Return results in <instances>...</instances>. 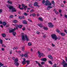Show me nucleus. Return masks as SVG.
<instances>
[{"label":"nucleus","mask_w":67,"mask_h":67,"mask_svg":"<svg viewBox=\"0 0 67 67\" xmlns=\"http://www.w3.org/2000/svg\"><path fill=\"white\" fill-rule=\"evenodd\" d=\"M6 6L8 7L9 9V11L10 12H16V10L15 8H13V7L10 5L7 4Z\"/></svg>","instance_id":"nucleus-1"},{"label":"nucleus","mask_w":67,"mask_h":67,"mask_svg":"<svg viewBox=\"0 0 67 67\" xmlns=\"http://www.w3.org/2000/svg\"><path fill=\"white\" fill-rule=\"evenodd\" d=\"M29 37L27 36V35H25V36H23L22 37V41L24 42L26 40V41H29Z\"/></svg>","instance_id":"nucleus-2"},{"label":"nucleus","mask_w":67,"mask_h":67,"mask_svg":"<svg viewBox=\"0 0 67 67\" xmlns=\"http://www.w3.org/2000/svg\"><path fill=\"white\" fill-rule=\"evenodd\" d=\"M12 25L14 26H15V28L16 30H18V27H19V28H21L22 27V25H18L17 24H15V25H14L13 24H12Z\"/></svg>","instance_id":"nucleus-3"},{"label":"nucleus","mask_w":67,"mask_h":67,"mask_svg":"<svg viewBox=\"0 0 67 67\" xmlns=\"http://www.w3.org/2000/svg\"><path fill=\"white\" fill-rule=\"evenodd\" d=\"M38 53L39 55V58H41V56H42V57H44V56H45V55L43 53H41V52H40V51H38Z\"/></svg>","instance_id":"nucleus-4"},{"label":"nucleus","mask_w":67,"mask_h":67,"mask_svg":"<svg viewBox=\"0 0 67 67\" xmlns=\"http://www.w3.org/2000/svg\"><path fill=\"white\" fill-rule=\"evenodd\" d=\"M45 5H51V2L50 1L48 0H47L46 1L45 3L44 4Z\"/></svg>","instance_id":"nucleus-5"},{"label":"nucleus","mask_w":67,"mask_h":67,"mask_svg":"<svg viewBox=\"0 0 67 67\" xmlns=\"http://www.w3.org/2000/svg\"><path fill=\"white\" fill-rule=\"evenodd\" d=\"M18 61V58H16L14 60V64L17 66H18L19 65V63L17 62Z\"/></svg>","instance_id":"nucleus-6"},{"label":"nucleus","mask_w":67,"mask_h":67,"mask_svg":"<svg viewBox=\"0 0 67 67\" xmlns=\"http://www.w3.org/2000/svg\"><path fill=\"white\" fill-rule=\"evenodd\" d=\"M51 36L53 39H55V40H56L57 39V37L56 36V35L55 34L52 35Z\"/></svg>","instance_id":"nucleus-7"},{"label":"nucleus","mask_w":67,"mask_h":67,"mask_svg":"<svg viewBox=\"0 0 67 67\" xmlns=\"http://www.w3.org/2000/svg\"><path fill=\"white\" fill-rule=\"evenodd\" d=\"M15 30L16 29V28H14V29H9V33H13V32H14L15 31Z\"/></svg>","instance_id":"nucleus-8"},{"label":"nucleus","mask_w":67,"mask_h":67,"mask_svg":"<svg viewBox=\"0 0 67 67\" xmlns=\"http://www.w3.org/2000/svg\"><path fill=\"white\" fill-rule=\"evenodd\" d=\"M63 67H67V63L66 62H65V61L63 60Z\"/></svg>","instance_id":"nucleus-9"},{"label":"nucleus","mask_w":67,"mask_h":67,"mask_svg":"<svg viewBox=\"0 0 67 67\" xmlns=\"http://www.w3.org/2000/svg\"><path fill=\"white\" fill-rule=\"evenodd\" d=\"M23 59L24 60L22 62V64L24 65V64H26V61H25L26 60V59H25V58H24Z\"/></svg>","instance_id":"nucleus-10"},{"label":"nucleus","mask_w":67,"mask_h":67,"mask_svg":"<svg viewBox=\"0 0 67 67\" xmlns=\"http://www.w3.org/2000/svg\"><path fill=\"white\" fill-rule=\"evenodd\" d=\"M36 64H38V65L40 67H43L42 65H41V64L39 63V62L37 61H36Z\"/></svg>","instance_id":"nucleus-11"},{"label":"nucleus","mask_w":67,"mask_h":67,"mask_svg":"<svg viewBox=\"0 0 67 67\" xmlns=\"http://www.w3.org/2000/svg\"><path fill=\"white\" fill-rule=\"evenodd\" d=\"M53 11H54V12L55 13V14H58L59 13H58V12L56 11V9H54L53 10Z\"/></svg>","instance_id":"nucleus-12"},{"label":"nucleus","mask_w":67,"mask_h":67,"mask_svg":"<svg viewBox=\"0 0 67 67\" xmlns=\"http://www.w3.org/2000/svg\"><path fill=\"white\" fill-rule=\"evenodd\" d=\"M41 60L44 62H46L47 60V59L46 58H42L41 59Z\"/></svg>","instance_id":"nucleus-13"},{"label":"nucleus","mask_w":67,"mask_h":67,"mask_svg":"<svg viewBox=\"0 0 67 67\" xmlns=\"http://www.w3.org/2000/svg\"><path fill=\"white\" fill-rule=\"evenodd\" d=\"M34 5L35 6H38V3L37 2H35L34 3Z\"/></svg>","instance_id":"nucleus-14"},{"label":"nucleus","mask_w":67,"mask_h":67,"mask_svg":"<svg viewBox=\"0 0 67 67\" xmlns=\"http://www.w3.org/2000/svg\"><path fill=\"white\" fill-rule=\"evenodd\" d=\"M28 54L27 53H26L24 55V56L25 57H28Z\"/></svg>","instance_id":"nucleus-15"},{"label":"nucleus","mask_w":67,"mask_h":67,"mask_svg":"<svg viewBox=\"0 0 67 67\" xmlns=\"http://www.w3.org/2000/svg\"><path fill=\"white\" fill-rule=\"evenodd\" d=\"M7 3L9 4H12V2L11 1H10V0H9L7 1Z\"/></svg>","instance_id":"nucleus-16"},{"label":"nucleus","mask_w":67,"mask_h":67,"mask_svg":"<svg viewBox=\"0 0 67 67\" xmlns=\"http://www.w3.org/2000/svg\"><path fill=\"white\" fill-rule=\"evenodd\" d=\"M19 18L20 19H24V16H19Z\"/></svg>","instance_id":"nucleus-17"},{"label":"nucleus","mask_w":67,"mask_h":67,"mask_svg":"<svg viewBox=\"0 0 67 67\" xmlns=\"http://www.w3.org/2000/svg\"><path fill=\"white\" fill-rule=\"evenodd\" d=\"M38 25L40 27H43V26H42V24H38Z\"/></svg>","instance_id":"nucleus-18"},{"label":"nucleus","mask_w":67,"mask_h":67,"mask_svg":"<svg viewBox=\"0 0 67 67\" xmlns=\"http://www.w3.org/2000/svg\"><path fill=\"white\" fill-rule=\"evenodd\" d=\"M3 25L4 26H5V25H7V23L5 22H3Z\"/></svg>","instance_id":"nucleus-19"},{"label":"nucleus","mask_w":67,"mask_h":67,"mask_svg":"<svg viewBox=\"0 0 67 67\" xmlns=\"http://www.w3.org/2000/svg\"><path fill=\"white\" fill-rule=\"evenodd\" d=\"M24 33H21V34L20 35H21V36H22V39L21 40H22V37L23 36H25V35H24Z\"/></svg>","instance_id":"nucleus-20"},{"label":"nucleus","mask_w":67,"mask_h":67,"mask_svg":"<svg viewBox=\"0 0 67 67\" xmlns=\"http://www.w3.org/2000/svg\"><path fill=\"white\" fill-rule=\"evenodd\" d=\"M23 24H26L27 23V22L25 20H23Z\"/></svg>","instance_id":"nucleus-21"},{"label":"nucleus","mask_w":67,"mask_h":67,"mask_svg":"<svg viewBox=\"0 0 67 67\" xmlns=\"http://www.w3.org/2000/svg\"><path fill=\"white\" fill-rule=\"evenodd\" d=\"M13 36H15L16 34V33L15 32H14V31L13 32Z\"/></svg>","instance_id":"nucleus-22"},{"label":"nucleus","mask_w":67,"mask_h":67,"mask_svg":"<svg viewBox=\"0 0 67 67\" xmlns=\"http://www.w3.org/2000/svg\"><path fill=\"white\" fill-rule=\"evenodd\" d=\"M47 8V10H50L51 9V5H48Z\"/></svg>","instance_id":"nucleus-23"},{"label":"nucleus","mask_w":67,"mask_h":67,"mask_svg":"<svg viewBox=\"0 0 67 67\" xmlns=\"http://www.w3.org/2000/svg\"><path fill=\"white\" fill-rule=\"evenodd\" d=\"M32 45V43H31V42H29L28 43V46H31Z\"/></svg>","instance_id":"nucleus-24"},{"label":"nucleus","mask_w":67,"mask_h":67,"mask_svg":"<svg viewBox=\"0 0 67 67\" xmlns=\"http://www.w3.org/2000/svg\"><path fill=\"white\" fill-rule=\"evenodd\" d=\"M26 62L27 63V65H29V64L30 63V61L29 60H26Z\"/></svg>","instance_id":"nucleus-25"},{"label":"nucleus","mask_w":67,"mask_h":67,"mask_svg":"<svg viewBox=\"0 0 67 67\" xmlns=\"http://www.w3.org/2000/svg\"><path fill=\"white\" fill-rule=\"evenodd\" d=\"M38 19L39 20L41 21H43V19L40 17L38 18Z\"/></svg>","instance_id":"nucleus-26"},{"label":"nucleus","mask_w":67,"mask_h":67,"mask_svg":"<svg viewBox=\"0 0 67 67\" xmlns=\"http://www.w3.org/2000/svg\"><path fill=\"white\" fill-rule=\"evenodd\" d=\"M2 36H3V37H5L6 35H5V34H2Z\"/></svg>","instance_id":"nucleus-27"},{"label":"nucleus","mask_w":67,"mask_h":67,"mask_svg":"<svg viewBox=\"0 0 67 67\" xmlns=\"http://www.w3.org/2000/svg\"><path fill=\"white\" fill-rule=\"evenodd\" d=\"M53 27H54V25L52 24V23H51V27L52 28Z\"/></svg>","instance_id":"nucleus-28"},{"label":"nucleus","mask_w":67,"mask_h":67,"mask_svg":"<svg viewBox=\"0 0 67 67\" xmlns=\"http://www.w3.org/2000/svg\"><path fill=\"white\" fill-rule=\"evenodd\" d=\"M43 29L45 30H48V28L47 27H43Z\"/></svg>","instance_id":"nucleus-29"},{"label":"nucleus","mask_w":67,"mask_h":67,"mask_svg":"<svg viewBox=\"0 0 67 67\" xmlns=\"http://www.w3.org/2000/svg\"><path fill=\"white\" fill-rule=\"evenodd\" d=\"M61 35H62V36H64L65 35V33H63V32L61 33Z\"/></svg>","instance_id":"nucleus-30"},{"label":"nucleus","mask_w":67,"mask_h":67,"mask_svg":"<svg viewBox=\"0 0 67 67\" xmlns=\"http://www.w3.org/2000/svg\"><path fill=\"white\" fill-rule=\"evenodd\" d=\"M13 22L14 23H17L18 21L16 20H15L13 21Z\"/></svg>","instance_id":"nucleus-31"},{"label":"nucleus","mask_w":67,"mask_h":67,"mask_svg":"<svg viewBox=\"0 0 67 67\" xmlns=\"http://www.w3.org/2000/svg\"><path fill=\"white\" fill-rule=\"evenodd\" d=\"M52 4H53V7H54V4H55V3H54V1H53L52 2Z\"/></svg>","instance_id":"nucleus-32"},{"label":"nucleus","mask_w":67,"mask_h":67,"mask_svg":"<svg viewBox=\"0 0 67 67\" xmlns=\"http://www.w3.org/2000/svg\"><path fill=\"white\" fill-rule=\"evenodd\" d=\"M28 20L29 21V22H32V21L31 19L29 18L28 19Z\"/></svg>","instance_id":"nucleus-33"},{"label":"nucleus","mask_w":67,"mask_h":67,"mask_svg":"<svg viewBox=\"0 0 67 67\" xmlns=\"http://www.w3.org/2000/svg\"><path fill=\"white\" fill-rule=\"evenodd\" d=\"M18 49V48L17 47H14L13 48V49H14H14Z\"/></svg>","instance_id":"nucleus-34"},{"label":"nucleus","mask_w":67,"mask_h":67,"mask_svg":"<svg viewBox=\"0 0 67 67\" xmlns=\"http://www.w3.org/2000/svg\"><path fill=\"white\" fill-rule=\"evenodd\" d=\"M42 4H44V3H45V0H43L42 2Z\"/></svg>","instance_id":"nucleus-35"},{"label":"nucleus","mask_w":67,"mask_h":67,"mask_svg":"<svg viewBox=\"0 0 67 67\" xmlns=\"http://www.w3.org/2000/svg\"><path fill=\"white\" fill-rule=\"evenodd\" d=\"M24 47H23L22 48V51H24Z\"/></svg>","instance_id":"nucleus-36"},{"label":"nucleus","mask_w":67,"mask_h":67,"mask_svg":"<svg viewBox=\"0 0 67 67\" xmlns=\"http://www.w3.org/2000/svg\"><path fill=\"white\" fill-rule=\"evenodd\" d=\"M0 42L1 44H2L3 42V41H2V40H1V39H0Z\"/></svg>","instance_id":"nucleus-37"},{"label":"nucleus","mask_w":67,"mask_h":67,"mask_svg":"<svg viewBox=\"0 0 67 67\" xmlns=\"http://www.w3.org/2000/svg\"><path fill=\"white\" fill-rule=\"evenodd\" d=\"M0 66H4V64H2L0 62Z\"/></svg>","instance_id":"nucleus-38"},{"label":"nucleus","mask_w":67,"mask_h":67,"mask_svg":"<svg viewBox=\"0 0 67 67\" xmlns=\"http://www.w3.org/2000/svg\"><path fill=\"white\" fill-rule=\"evenodd\" d=\"M2 47H6V46H5L4 44H2Z\"/></svg>","instance_id":"nucleus-39"},{"label":"nucleus","mask_w":67,"mask_h":67,"mask_svg":"<svg viewBox=\"0 0 67 67\" xmlns=\"http://www.w3.org/2000/svg\"><path fill=\"white\" fill-rule=\"evenodd\" d=\"M48 26L49 27H51V23H48Z\"/></svg>","instance_id":"nucleus-40"},{"label":"nucleus","mask_w":67,"mask_h":67,"mask_svg":"<svg viewBox=\"0 0 67 67\" xmlns=\"http://www.w3.org/2000/svg\"><path fill=\"white\" fill-rule=\"evenodd\" d=\"M36 34H38V35L40 34V31H37L36 32Z\"/></svg>","instance_id":"nucleus-41"},{"label":"nucleus","mask_w":67,"mask_h":67,"mask_svg":"<svg viewBox=\"0 0 67 67\" xmlns=\"http://www.w3.org/2000/svg\"><path fill=\"white\" fill-rule=\"evenodd\" d=\"M20 56L21 57H23V56H24V54H20Z\"/></svg>","instance_id":"nucleus-42"},{"label":"nucleus","mask_w":67,"mask_h":67,"mask_svg":"<svg viewBox=\"0 0 67 67\" xmlns=\"http://www.w3.org/2000/svg\"><path fill=\"white\" fill-rule=\"evenodd\" d=\"M34 11V10L33 9H31L30 10V12H33Z\"/></svg>","instance_id":"nucleus-43"},{"label":"nucleus","mask_w":67,"mask_h":67,"mask_svg":"<svg viewBox=\"0 0 67 67\" xmlns=\"http://www.w3.org/2000/svg\"><path fill=\"white\" fill-rule=\"evenodd\" d=\"M3 11L2 9H0V13H2Z\"/></svg>","instance_id":"nucleus-44"},{"label":"nucleus","mask_w":67,"mask_h":67,"mask_svg":"<svg viewBox=\"0 0 67 67\" xmlns=\"http://www.w3.org/2000/svg\"><path fill=\"white\" fill-rule=\"evenodd\" d=\"M24 15H25L26 16H27V14L26 13H24Z\"/></svg>","instance_id":"nucleus-45"},{"label":"nucleus","mask_w":67,"mask_h":67,"mask_svg":"<svg viewBox=\"0 0 67 67\" xmlns=\"http://www.w3.org/2000/svg\"><path fill=\"white\" fill-rule=\"evenodd\" d=\"M56 31H57V33H59V32H60L59 30H58V29H57L56 30Z\"/></svg>","instance_id":"nucleus-46"},{"label":"nucleus","mask_w":67,"mask_h":67,"mask_svg":"<svg viewBox=\"0 0 67 67\" xmlns=\"http://www.w3.org/2000/svg\"><path fill=\"white\" fill-rule=\"evenodd\" d=\"M13 17V15H11L9 16L10 18H12V17Z\"/></svg>","instance_id":"nucleus-47"},{"label":"nucleus","mask_w":67,"mask_h":67,"mask_svg":"<svg viewBox=\"0 0 67 67\" xmlns=\"http://www.w3.org/2000/svg\"><path fill=\"white\" fill-rule=\"evenodd\" d=\"M29 7H32V4H30L29 5Z\"/></svg>","instance_id":"nucleus-48"},{"label":"nucleus","mask_w":67,"mask_h":67,"mask_svg":"<svg viewBox=\"0 0 67 67\" xmlns=\"http://www.w3.org/2000/svg\"><path fill=\"white\" fill-rule=\"evenodd\" d=\"M1 49L2 51H4V48H2Z\"/></svg>","instance_id":"nucleus-49"},{"label":"nucleus","mask_w":67,"mask_h":67,"mask_svg":"<svg viewBox=\"0 0 67 67\" xmlns=\"http://www.w3.org/2000/svg\"><path fill=\"white\" fill-rule=\"evenodd\" d=\"M41 64H42V65H43V64H45V62H42L41 63Z\"/></svg>","instance_id":"nucleus-50"},{"label":"nucleus","mask_w":67,"mask_h":67,"mask_svg":"<svg viewBox=\"0 0 67 67\" xmlns=\"http://www.w3.org/2000/svg\"><path fill=\"white\" fill-rule=\"evenodd\" d=\"M24 7V9H25V10H26V9L27 8V6H25Z\"/></svg>","instance_id":"nucleus-51"},{"label":"nucleus","mask_w":67,"mask_h":67,"mask_svg":"<svg viewBox=\"0 0 67 67\" xmlns=\"http://www.w3.org/2000/svg\"><path fill=\"white\" fill-rule=\"evenodd\" d=\"M0 24H3V22H2V21H0Z\"/></svg>","instance_id":"nucleus-52"},{"label":"nucleus","mask_w":67,"mask_h":67,"mask_svg":"<svg viewBox=\"0 0 67 67\" xmlns=\"http://www.w3.org/2000/svg\"><path fill=\"white\" fill-rule=\"evenodd\" d=\"M64 32L66 33V34H67V30H64Z\"/></svg>","instance_id":"nucleus-53"},{"label":"nucleus","mask_w":67,"mask_h":67,"mask_svg":"<svg viewBox=\"0 0 67 67\" xmlns=\"http://www.w3.org/2000/svg\"><path fill=\"white\" fill-rule=\"evenodd\" d=\"M62 10H61V9H60L59 10V13H61L62 12Z\"/></svg>","instance_id":"nucleus-54"},{"label":"nucleus","mask_w":67,"mask_h":67,"mask_svg":"<svg viewBox=\"0 0 67 67\" xmlns=\"http://www.w3.org/2000/svg\"><path fill=\"white\" fill-rule=\"evenodd\" d=\"M10 26V25L9 24H8L6 26V27H8Z\"/></svg>","instance_id":"nucleus-55"},{"label":"nucleus","mask_w":67,"mask_h":67,"mask_svg":"<svg viewBox=\"0 0 67 67\" xmlns=\"http://www.w3.org/2000/svg\"><path fill=\"white\" fill-rule=\"evenodd\" d=\"M53 57H52V56L51 55V59H53Z\"/></svg>","instance_id":"nucleus-56"},{"label":"nucleus","mask_w":67,"mask_h":67,"mask_svg":"<svg viewBox=\"0 0 67 67\" xmlns=\"http://www.w3.org/2000/svg\"><path fill=\"white\" fill-rule=\"evenodd\" d=\"M35 14H32V15L33 16H34L36 15Z\"/></svg>","instance_id":"nucleus-57"},{"label":"nucleus","mask_w":67,"mask_h":67,"mask_svg":"<svg viewBox=\"0 0 67 67\" xmlns=\"http://www.w3.org/2000/svg\"><path fill=\"white\" fill-rule=\"evenodd\" d=\"M19 9L20 10H23V9H24V8H23V7L20 8H19Z\"/></svg>","instance_id":"nucleus-58"},{"label":"nucleus","mask_w":67,"mask_h":67,"mask_svg":"<svg viewBox=\"0 0 67 67\" xmlns=\"http://www.w3.org/2000/svg\"><path fill=\"white\" fill-rule=\"evenodd\" d=\"M22 30L23 31H24L25 30V27H24L22 29Z\"/></svg>","instance_id":"nucleus-59"},{"label":"nucleus","mask_w":67,"mask_h":67,"mask_svg":"<svg viewBox=\"0 0 67 67\" xmlns=\"http://www.w3.org/2000/svg\"><path fill=\"white\" fill-rule=\"evenodd\" d=\"M54 67H56V64H55L53 65Z\"/></svg>","instance_id":"nucleus-60"},{"label":"nucleus","mask_w":67,"mask_h":67,"mask_svg":"<svg viewBox=\"0 0 67 67\" xmlns=\"http://www.w3.org/2000/svg\"><path fill=\"white\" fill-rule=\"evenodd\" d=\"M43 37H44V38H45V37H46V35H44L43 36Z\"/></svg>","instance_id":"nucleus-61"},{"label":"nucleus","mask_w":67,"mask_h":67,"mask_svg":"<svg viewBox=\"0 0 67 67\" xmlns=\"http://www.w3.org/2000/svg\"><path fill=\"white\" fill-rule=\"evenodd\" d=\"M22 7H25V5H24V4H22Z\"/></svg>","instance_id":"nucleus-62"},{"label":"nucleus","mask_w":67,"mask_h":67,"mask_svg":"<svg viewBox=\"0 0 67 67\" xmlns=\"http://www.w3.org/2000/svg\"><path fill=\"white\" fill-rule=\"evenodd\" d=\"M31 52H33V49L32 48L30 49Z\"/></svg>","instance_id":"nucleus-63"},{"label":"nucleus","mask_w":67,"mask_h":67,"mask_svg":"<svg viewBox=\"0 0 67 67\" xmlns=\"http://www.w3.org/2000/svg\"><path fill=\"white\" fill-rule=\"evenodd\" d=\"M65 59H66V61L67 62V57H65Z\"/></svg>","instance_id":"nucleus-64"}]
</instances>
